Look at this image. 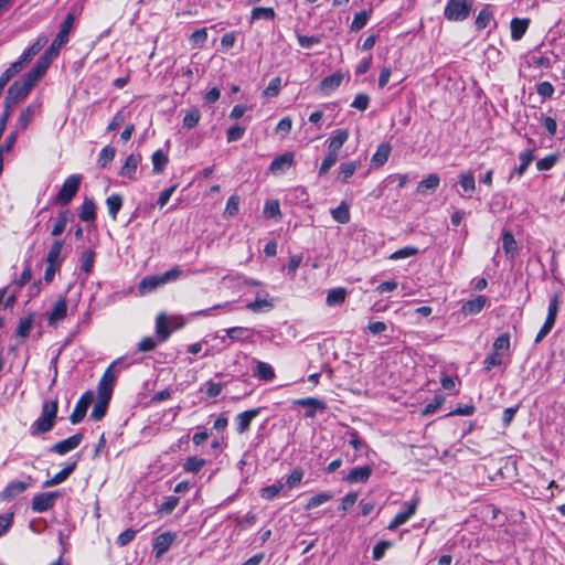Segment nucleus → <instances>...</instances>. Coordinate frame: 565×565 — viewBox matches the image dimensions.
Returning <instances> with one entry per match:
<instances>
[{
    "instance_id": "1",
    "label": "nucleus",
    "mask_w": 565,
    "mask_h": 565,
    "mask_svg": "<svg viewBox=\"0 0 565 565\" xmlns=\"http://www.w3.org/2000/svg\"><path fill=\"white\" fill-rule=\"evenodd\" d=\"M49 67L41 62H36L35 65L25 73L20 79L15 81L8 89L4 104L7 108L11 104L18 105L23 100L35 86V84L44 76Z\"/></svg>"
},
{
    "instance_id": "2",
    "label": "nucleus",
    "mask_w": 565,
    "mask_h": 565,
    "mask_svg": "<svg viewBox=\"0 0 565 565\" xmlns=\"http://www.w3.org/2000/svg\"><path fill=\"white\" fill-rule=\"evenodd\" d=\"M75 21V15L73 13H68L63 23L61 24L60 31L56 34L55 39L52 41L51 45L43 53V55L38 60L46 67L50 66L52 61L58 55L60 50L68 42V35L71 30L73 29Z\"/></svg>"
},
{
    "instance_id": "3",
    "label": "nucleus",
    "mask_w": 565,
    "mask_h": 565,
    "mask_svg": "<svg viewBox=\"0 0 565 565\" xmlns=\"http://www.w3.org/2000/svg\"><path fill=\"white\" fill-rule=\"evenodd\" d=\"M58 412L57 401H44L42 404L40 417L31 425L30 434L32 436L42 435L53 429Z\"/></svg>"
},
{
    "instance_id": "4",
    "label": "nucleus",
    "mask_w": 565,
    "mask_h": 565,
    "mask_svg": "<svg viewBox=\"0 0 565 565\" xmlns=\"http://www.w3.org/2000/svg\"><path fill=\"white\" fill-rule=\"evenodd\" d=\"M47 42L49 36L40 34L36 40L23 51L20 57L6 70V72L14 77L33 60V57L47 44Z\"/></svg>"
},
{
    "instance_id": "5",
    "label": "nucleus",
    "mask_w": 565,
    "mask_h": 565,
    "mask_svg": "<svg viewBox=\"0 0 565 565\" xmlns=\"http://www.w3.org/2000/svg\"><path fill=\"white\" fill-rule=\"evenodd\" d=\"M472 3V0H448L444 15L449 21H463L470 15Z\"/></svg>"
},
{
    "instance_id": "6",
    "label": "nucleus",
    "mask_w": 565,
    "mask_h": 565,
    "mask_svg": "<svg viewBox=\"0 0 565 565\" xmlns=\"http://www.w3.org/2000/svg\"><path fill=\"white\" fill-rule=\"evenodd\" d=\"M82 182V175L72 174L62 184L61 190L55 196V203L60 205H67L76 195Z\"/></svg>"
},
{
    "instance_id": "7",
    "label": "nucleus",
    "mask_w": 565,
    "mask_h": 565,
    "mask_svg": "<svg viewBox=\"0 0 565 565\" xmlns=\"http://www.w3.org/2000/svg\"><path fill=\"white\" fill-rule=\"evenodd\" d=\"M60 497L58 491L38 493L32 499L31 508L36 513L46 512L55 505Z\"/></svg>"
},
{
    "instance_id": "8",
    "label": "nucleus",
    "mask_w": 565,
    "mask_h": 565,
    "mask_svg": "<svg viewBox=\"0 0 565 565\" xmlns=\"http://www.w3.org/2000/svg\"><path fill=\"white\" fill-rule=\"evenodd\" d=\"M93 401L94 393L92 391H87L81 396L70 416V420L72 424H78L84 419L87 409L93 403Z\"/></svg>"
},
{
    "instance_id": "9",
    "label": "nucleus",
    "mask_w": 565,
    "mask_h": 565,
    "mask_svg": "<svg viewBox=\"0 0 565 565\" xmlns=\"http://www.w3.org/2000/svg\"><path fill=\"white\" fill-rule=\"evenodd\" d=\"M418 504V498H414L412 501L406 502V510L398 512L394 516V519L387 525V530L395 531L398 526L405 524L416 513Z\"/></svg>"
},
{
    "instance_id": "10",
    "label": "nucleus",
    "mask_w": 565,
    "mask_h": 565,
    "mask_svg": "<svg viewBox=\"0 0 565 565\" xmlns=\"http://www.w3.org/2000/svg\"><path fill=\"white\" fill-rule=\"evenodd\" d=\"M83 438H84L83 434H81V433L75 434L64 440H61V441L54 444L49 449V451L61 455V456L66 455L67 452L76 449L81 445Z\"/></svg>"
},
{
    "instance_id": "11",
    "label": "nucleus",
    "mask_w": 565,
    "mask_h": 565,
    "mask_svg": "<svg viewBox=\"0 0 565 565\" xmlns=\"http://www.w3.org/2000/svg\"><path fill=\"white\" fill-rule=\"evenodd\" d=\"M294 404L307 408L305 412V417L307 418H313L318 411L323 412L327 409L324 401L315 397L299 398Z\"/></svg>"
},
{
    "instance_id": "12",
    "label": "nucleus",
    "mask_w": 565,
    "mask_h": 565,
    "mask_svg": "<svg viewBox=\"0 0 565 565\" xmlns=\"http://www.w3.org/2000/svg\"><path fill=\"white\" fill-rule=\"evenodd\" d=\"M175 540V534L171 532H164L156 536L153 540V551L156 557L160 558L164 553L169 551Z\"/></svg>"
},
{
    "instance_id": "13",
    "label": "nucleus",
    "mask_w": 565,
    "mask_h": 565,
    "mask_svg": "<svg viewBox=\"0 0 565 565\" xmlns=\"http://www.w3.org/2000/svg\"><path fill=\"white\" fill-rule=\"evenodd\" d=\"M262 412L260 407L252 408L248 411H245L243 413H239L235 417V424H236V430L238 434L245 433L249 426L252 420L257 417Z\"/></svg>"
},
{
    "instance_id": "14",
    "label": "nucleus",
    "mask_w": 565,
    "mask_h": 565,
    "mask_svg": "<svg viewBox=\"0 0 565 565\" xmlns=\"http://www.w3.org/2000/svg\"><path fill=\"white\" fill-rule=\"evenodd\" d=\"M141 162V156L138 153H131L126 158L124 166L121 167L119 174L128 178L129 180H136L138 166Z\"/></svg>"
},
{
    "instance_id": "15",
    "label": "nucleus",
    "mask_w": 565,
    "mask_h": 565,
    "mask_svg": "<svg viewBox=\"0 0 565 565\" xmlns=\"http://www.w3.org/2000/svg\"><path fill=\"white\" fill-rule=\"evenodd\" d=\"M295 162V156L292 152H285L278 157H276L270 166L269 170L274 174L282 173L288 170Z\"/></svg>"
},
{
    "instance_id": "16",
    "label": "nucleus",
    "mask_w": 565,
    "mask_h": 565,
    "mask_svg": "<svg viewBox=\"0 0 565 565\" xmlns=\"http://www.w3.org/2000/svg\"><path fill=\"white\" fill-rule=\"evenodd\" d=\"M67 316V300L61 297L53 306L49 313L47 322L50 326H55Z\"/></svg>"
},
{
    "instance_id": "17",
    "label": "nucleus",
    "mask_w": 565,
    "mask_h": 565,
    "mask_svg": "<svg viewBox=\"0 0 565 565\" xmlns=\"http://www.w3.org/2000/svg\"><path fill=\"white\" fill-rule=\"evenodd\" d=\"M29 480L31 478L29 477ZM31 486V481H11L8 483V486L4 488V490L1 493V499L10 501L14 498H17L19 494L23 493L29 487Z\"/></svg>"
},
{
    "instance_id": "18",
    "label": "nucleus",
    "mask_w": 565,
    "mask_h": 565,
    "mask_svg": "<svg viewBox=\"0 0 565 565\" xmlns=\"http://www.w3.org/2000/svg\"><path fill=\"white\" fill-rule=\"evenodd\" d=\"M77 461L68 462L61 471L43 483L44 488L54 487L64 482L76 469Z\"/></svg>"
},
{
    "instance_id": "19",
    "label": "nucleus",
    "mask_w": 565,
    "mask_h": 565,
    "mask_svg": "<svg viewBox=\"0 0 565 565\" xmlns=\"http://www.w3.org/2000/svg\"><path fill=\"white\" fill-rule=\"evenodd\" d=\"M349 130L348 129H337L332 132L328 141V150L339 154L340 149L349 139Z\"/></svg>"
},
{
    "instance_id": "20",
    "label": "nucleus",
    "mask_w": 565,
    "mask_h": 565,
    "mask_svg": "<svg viewBox=\"0 0 565 565\" xmlns=\"http://www.w3.org/2000/svg\"><path fill=\"white\" fill-rule=\"evenodd\" d=\"M372 475V468L370 466L354 467L345 477L349 483H364L369 480Z\"/></svg>"
},
{
    "instance_id": "21",
    "label": "nucleus",
    "mask_w": 565,
    "mask_h": 565,
    "mask_svg": "<svg viewBox=\"0 0 565 565\" xmlns=\"http://www.w3.org/2000/svg\"><path fill=\"white\" fill-rule=\"evenodd\" d=\"M488 302V298L486 296H477L475 299L466 301L461 311L463 315H477L479 313Z\"/></svg>"
},
{
    "instance_id": "22",
    "label": "nucleus",
    "mask_w": 565,
    "mask_h": 565,
    "mask_svg": "<svg viewBox=\"0 0 565 565\" xmlns=\"http://www.w3.org/2000/svg\"><path fill=\"white\" fill-rule=\"evenodd\" d=\"M64 247V241L55 239L49 248V252L45 257L46 264H58L62 265V249Z\"/></svg>"
},
{
    "instance_id": "23",
    "label": "nucleus",
    "mask_w": 565,
    "mask_h": 565,
    "mask_svg": "<svg viewBox=\"0 0 565 565\" xmlns=\"http://www.w3.org/2000/svg\"><path fill=\"white\" fill-rule=\"evenodd\" d=\"M529 24H530L529 19L513 18L510 23L511 39L513 41L521 40L523 38V35L525 34V32L529 28Z\"/></svg>"
},
{
    "instance_id": "24",
    "label": "nucleus",
    "mask_w": 565,
    "mask_h": 565,
    "mask_svg": "<svg viewBox=\"0 0 565 565\" xmlns=\"http://www.w3.org/2000/svg\"><path fill=\"white\" fill-rule=\"evenodd\" d=\"M79 218L83 222H93L96 218V205L93 199L86 198L79 211Z\"/></svg>"
},
{
    "instance_id": "25",
    "label": "nucleus",
    "mask_w": 565,
    "mask_h": 565,
    "mask_svg": "<svg viewBox=\"0 0 565 565\" xmlns=\"http://www.w3.org/2000/svg\"><path fill=\"white\" fill-rule=\"evenodd\" d=\"M347 295H348V292H347L345 288L339 287V288L330 289L328 291V295L326 298V303L329 307L341 305L344 302Z\"/></svg>"
},
{
    "instance_id": "26",
    "label": "nucleus",
    "mask_w": 565,
    "mask_h": 565,
    "mask_svg": "<svg viewBox=\"0 0 565 565\" xmlns=\"http://www.w3.org/2000/svg\"><path fill=\"white\" fill-rule=\"evenodd\" d=\"M332 218L340 223L347 224L350 221V209L347 202L342 201L339 206L330 211Z\"/></svg>"
},
{
    "instance_id": "27",
    "label": "nucleus",
    "mask_w": 565,
    "mask_h": 565,
    "mask_svg": "<svg viewBox=\"0 0 565 565\" xmlns=\"http://www.w3.org/2000/svg\"><path fill=\"white\" fill-rule=\"evenodd\" d=\"M332 498H333V494L330 491L319 492V493L315 494L313 497H311L307 501L305 509L312 510L315 508H318V507L329 502L330 500H332Z\"/></svg>"
},
{
    "instance_id": "28",
    "label": "nucleus",
    "mask_w": 565,
    "mask_h": 565,
    "mask_svg": "<svg viewBox=\"0 0 565 565\" xmlns=\"http://www.w3.org/2000/svg\"><path fill=\"white\" fill-rule=\"evenodd\" d=\"M254 375L259 380L271 381L275 377V371L270 364L257 361Z\"/></svg>"
},
{
    "instance_id": "29",
    "label": "nucleus",
    "mask_w": 565,
    "mask_h": 565,
    "mask_svg": "<svg viewBox=\"0 0 565 565\" xmlns=\"http://www.w3.org/2000/svg\"><path fill=\"white\" fill-rule=\"evenodd\" d=\"M342 81V74L333 73L321 81L320 88L323 92H332L341 85Z\"/></svg>"
},
{
    "instance_id": "30",
    "label": "nucleus",
    "mask_w": 565,
    "mask_h": 565,
    "mask_svg": "<svg viewBox=\"0 0 565 565\" xmlns=\"http://www.w3.org/2000/svg\"><path fill=\"white\" fill-rule=\"evenodd\" d=\"M390 153L391 146L387 143H381L372 156L371 161L375 166H383L388 160Z\"/></svg>"
},
{
    "instance_id": "31",
    "label": "nucleus",
    "mask_w": 565,
    "mask_h": 565,
    "mask_svg": "<svg viewBox=\"0 0 565 565\" xmlns=\"http://www.w3.org/2000/svg\"><path fill=\"white\" fill-rule=\"evenodd\" d=\"M95 256H96V254L93 249H86L81 254V257H79L81 269L86 275H89L93 271Z\"/></svg>"
},
{
    "instance_id": "32",
    "label": "nucleus",
    "mask_w": 565,
    "mask_h": 565,
    "mask_svg": "<svg viewBox=\"0 0 565 565\" xmlns=\"http://www.w3.org/2000/svg\"><path fill=\"white\" fill-rule=\"evenodd\" d=\"M492 20H493V13L490 10V7L486 6L484 8H482L480 10V12L477 15V19L475 22L477 30L480 31V30L486 29Z\"/></svg>"
},
{
    "instance_id": "33",
    "label": "nucleus",
    "mask_w": 565,
    "mask_h": 565,
    "mask_svg": "<svg viewBox=\"0 0 565 565\" xmlns=\"http://www.w3.org/2000/svg\"><path fill=\"white\" fill-rule=\"evenodd\" d=\"M440 182L439 177L436 173L429 174L427 178L422 180L417 186V192L425 194L427 190H435L438 188Z\"/></svg>"
},
{
    "instance_id": "34",
    "label": "nucleus",
    "mask_w": 565,
    "mask_h": 565,
    "mask_svg": "<svg viewBox=\"0 0 565 565\" xmlns=\"http://www.w3.org/2000/svg\"><path fill=\"white\" fill-rule=\"evenodd\" d=\"M109 401L107 398L97 397V401L93 407V411L90 413V417L94 420H100L107 413V408L109 405Z\"/></svg>"
},
{
    "instance_id": "35",
    "label": "nucleus",
    "mask_w": 565,
    "mask_h": 565,
    "mask_svg": "<svg viewBox=\"0 0 565 565\" xmlns=\"http://www.w3.org/2000/svg\"><path fill=\"white\" fill-rule=\"evenodd\" d=\"M276 17L275 10L273 8H264V7H256L252 10L250 13V21L254 22L256 20H268L271 21Z\"/></svg>"
},
{
    "instance_id": "36",
    "label": "nucleus",
    "mask_w": 565,
    "mask_h": 565,
    "mask_svg": "<svg viewBox=\"0 0 565 565\" xmlns=\"http://www.w3.org/2000/svg\"><path fill=\"white\" fill-rule=\"evenodd\" d=\"M106 205L108 209V213L113 220L117 218V214L122 206V198L119 194H111L106 200Z\"/></svg>"
},
{
    "instance_id": "37",
    "label": "nucleus",
    "mask_w": 565,
    "mask_h": 565,
    "mask_svg": "<svg viewBox=\"0 0 565 565\" xmlns=\"http://www.w3.org/2000/svg\"><path fill=\"white\" fill-rule=\"evenodd\" d=\"M172 330L168 328V321L164 315H159L156 320V333L161 341H167Z\"/></svg>"
},
{
    "instance_id": "38",
    "label": "nucleus",
    "mask_w": 565,
    "mask_h": 565,
    "mask_svg": "<svg viewBox=\"0 0 565 565\" xmlns=\"http://www.w3.org/2000/svg\"><path fill=\"white\" fill-rule=\"evenodd\" d=\"M68 222V211L60 212L56 221L51 230V235L54 237L60 236L66 228Z\"/></svg>"
},
{
    "instance_id": "39",
    "label": "nucleus",
    "mask_w": 565,
    "mask_h": 565,
    "mask_svg": "<svg viewBox=\"0 0 565 565\" xmlns=\"http://www.w3.org/2000/svg\"><path fill=\"white\" fill-rule=\"evenodd\" d=\"M359 164L356 162H343L339 167L338 178L343 182H348V180L354 174Z\"/></svg>"
},
{
    "instance_id": "40",
    "label": "nucleus",
    "mask_w": 565,
    "mask_h": 565,
    "mask_svg": "<svg viewBox=\"0 0 565 565\" xmlns=\"http://www.w3.org/2000/svg\"><path fill=\"white\" fill-rule=\"evenodd\" d=\"M160 285H163L160 275L147 276L141 279L139 284V289L141 292L152 291Z\"/></svg>"
},
{
    "instance_id": "41",
    "label": "nucleus",
    "mask_w": 565,
    "mask_h": 565,
    "mask_svg": "<svg viewBox=\"0 0 565 565\" xmlns=\"http://www.w3.org/2000/svg\"><path fill=\"white\" fill-rule=\"evenodd\" d=\"M533 159H534L533 150L529 149V150L522 151L519 154L520 166L514 169V172L522 175L526 171V169L529 168V166L531 164Z\"/></svg>"
},
{
    "instance_id": "42",
    "label": "nucleus",
    "mask_w": 565,
    "mask_h": 565,
    "mask_svg": "<svg viewBox=\"0 0 565 565\" xmlns=\"http://www.w3.org/2000/svg\"><path fill=\"white\" fill-rule=\"evenodd\" d=\"M510 349V335L508 333L500 334L493 342L492 351L502 355L508 353Z\"/></svg>"
},
{
    "instance_id": "43",
    "label": "nucleus",
    "mask_w": 565,
    "mask_h": 565,
    "mask_svg": "<svg viewBox=\"0 0 565 565\" xmlns=\"http://www.w3.org/2000/svg\"><path fill=\"white\" fill-rule=\"evenodd\" d=\"M35 109H36V107L30 105L20 113L19 118L17 120V125L20 129H22V130L26 129L30 121L32 120V117L35 114Z\"/></svg>"
},
{
    "instance_id": "44",
    "label": "nucleus",
    "mask_w": 565,
    "mask_h": 565,
    "mask_svg": "<svg viewBox=\"0 0 565 565\" xmlns=\"http://www.w3.org/2000/svg\"><path fill=\"white\" fill-rule=\"evenodd\" d=\"M205 459L199 457H189L183 463V470L191 473L199 472L205 465Z\"/></svg>"
},
{
    "instance_id": "45",
    "label": "nucleus",
    "mask_w": 565,
    "mask_h": 565,
    "mask_svg": "<svg viewBox=\"0 0 565 565\" xmlns=\"http://www.w3.org/2000/svg\"><path fill=\"white\" fill-rule=\"evenodd\" d=\"M459 183L466 193H471L476 189L475 174L472 171L461 173L459 175Z\"/></svg>"
},
{
    "instance_id": "46",
    "label": "nucleus",
    "mask_w": 565,
    "mask_h": 565,
    "mask_svg": "<svg viewBox=\"0 0 565 565\" xmlns=\"http://www.w3.org/2000/svg\"><path fill=\"white\" fill-rule=\"evenodd\" d=\"M264 215L267 218H278L281 216L278 200H268L264 205Z\"/></svg>"
},
{
    "instance_id": "47",
    "label": "nucleus",
    "mask_w": 565,
    "mask_h": 565,
    "mask_svg": "<svg viewBox=\"0 0 565 565\" xmlns=\"http://www.w3.org/2000/svg\"><path fill=\"white\" fill-rule=\"evenodd\" d=\"M116 150L111 146H106L99 152L97 163L100 168H105L109 162H111L115 158Z\"/></svg>"
},
{
    "instance_id": "48",
    "label": "nucleus",
    "mask_w": 565,
    "mask_h": 565,
    "mask_svg": "<svg viewBox=\"0 0 565 565\" xmlns=\"http://www.w3.org/2000/svg\"><path fill=\"white\" fill-rule=\"evenodd\" d=\"M191 44L195 47H203L207 41V30L206 28H202L195 30L189 38Z\"/></svg>"
},
{
    "instance_id": "49",
    "label": "nucleus",
    "mask_w": 565,
    "mask_h": 565,
    "mask_svg": "<svg viewBox=\"0 0 565 565\" xmlns=\"http://www.w3.org/2000/svg\"><path fill=\"white\" fill-rule=\"evenodd\" d=\"M369 15H370V12L365 11V10L358 12L353 18V21L350 25V30L353 32H356V31H360L361 29H363L367 23Z\"/></svg>"
},
{
    "instance_id": "50",
    "label": "nucleus",
    "mask_w": 565,
    "mask_h": 565,
    "mask_svg": "<svg viewBox=\"0 0 565 565\" xmlns=\"http://www.w3.org/2000/svg\"><path fill=\"white\" fill-rule=\"evenodd\" d=\"M503 363V355L492 351L491 354H489L484 361H483V369L484 371L489 372L493 367L500 366Z\"/></svg>"
},
{
    "instance_id": "51",
    "label": "nucleus",
    "mask_w": 565,
    "mask_h": 565,
    "mask_svg": "<svg viewBox=\"0 0 565 565\" xmlns=\"http://www.w3.org/2000/svg\"><path fill=\"white\" fill-rule=\"evenodd\" d=\"M33 326L32 316L20 319L17 328V335L21 338H26L30 334V331Z\"/></svg>"
},
{
    "instance_id": "52",
    "label": "nucleus",
    "mask_w": 565,
    "mask_h": 565,
    "mask_svg": "<svg viewBox=\"0 0 565 565\" xmlns=\"http://www.w3.org/2000/svg\"><path fill=\"white\" fill-rule=\"evenodd\" d=\"M168 163V156L162 150H157L152 154V164L153 171L159 173L163 170L164 166Z\"/></svg>"
},
{
    "instance_id": "53",
    "label": "nucleus",
    "mask_w": 565,
    "mask_h": 565,
    "mask_svg": "<svg viewBox=\"0 0 565 565\" xmlns=\"http://www.w3.org/2000/svg\"><path fill=\"white\" fill-rule=\"evenodd\" d=\"M338 159L339 154L328 150V153L319 168V174L323 175L328 173V171L337 163Z\"/></svg>"
},
{
    "instance_id": "54",
    "label": "nucleus",
    "mask_w": 565,
    "mask_h": 565,
    "mask_svg": "<svg viewBox=\"0 0 565 565\" xmlns=\"http://www.w3.org/2000/svg\"><path fill=\"white\" fill-rule=\"evenodd\" d=\"M282 488L284 484L281 482L267 486L262 489L260 497L265 500H271L281 491Z\"/></svg>"
},
{
    "instance_id": "55",
    "label": "nucleus",
    "mask_w": 565,
    "mask_h": 565,
    "mask_svg": "<svg viewBox=\"0 0 565 565\" xmlns=\"http://www.w3.org/2000/svg\"><path fill=\"white\" fill-rule=\"evenodd\" d=\"M179 502V497L170 495L161 503L159 512L162 514H170L178 507Z\"/></svg>"
},
{
    "instance_id": "56",
    "label": "nucleus",
    "mask_w": 565,
    "mask_h": 565,
    "mask_svg": "<svg viewBox=\"0 0 565 565\" xmlns=\"http://www.w3.org/2000/svg\"><path fill=\"white\" fill-rule=\"evenodd\" d=\"M393 546L391 541H381L374 547L372 552V557L374 561H380L383 558L385 552Z\"/></svg>"
},
{
    "instance_id": "57",
    "label": "nucleus",
    "mask_w": 565,
    "mask_h": 565,
    "mask_svg": "<svg viewBox=\"0 0 565 565\" xmlns=\"http://www.w3.org/2000/svg\"><path fill=\"white\" fill-rule=\"evenodd\" d=\"M200 118H201V114H200L199 109L193 108L184 116L183 126L189 129H192L199 124Z\"/></svg>"
},
{
    "instance_id": "58",
    "label": "nucleus",
    "mask_w": 565,
    "mask_h": 565,
    "mask_svg": "<svg viewBox=\"0 0 565 565\" xmlns=\"http://www.w3.org/2000/svg\"><path fill=\"white\" fill-rule=\"evenodd\" d=\"M281 88V78L276 76L271 78L268 83V86L264 90V95L268 97H275L279 94Z\"/></svg>"
},
{
    "instance_id": "59",
    "label": "nucleus",
    "mask_w": 565,
    "mask_h": 565,
    "mask_svg": "<svg viewBox=\"0 0 565 565\" xmlns=\"http://www.w3.org/2000/svg\"><path fill=\"white\" fill-rule=\"evenodd\" d=\"M558 161V154H548L543 159H540L536 162V168L539 171H546L552 169L555 163Z\"/></svg>"
},
{
    "instance_id": "60",
    "label": "nucleus",
    "mask_w": 565,
    "mask_h": 565,
    "mask_svg": "<svg viewBox=\"0 0 565 565\" xmlns=\"http://www.w3.org/2000/svg\"><path fill=\"white\" fill-rule=\"evenodd\" d=\"M303 478V471L299 468H296L291 471V473L286 479V484L288 488L292 489L298 487L301 483Z\"/></svg>"
},
{
    "instance_id": "61",
    "label": "nucleus",
    "mask_w": 565,
    "mask_h": 565,
    "mask_svg": "<svg viewBox=\"0 0 565 565\" xmlns=\"http://www.w3.org/2000/svg\"><path fill=\"white\" fill-rule=\"evenodd\" d=\"M239 201L241 199L238 195H231L227 200L224 214L227 216L236 215L238 213Z\"/></svg>"
},
{
    "instance_id": "62",
    "label": "nucleus",
    "mask_w": 565,
    "mask_h": 565,
    "mask_svg": "<svg viewBox=\"0 0 565 565\" xmlns=\"http://www.w3.org/2000/svg\"><path fill=\"white\" fill-rule=\"evenodd\" d=\"M445 403V397L441 396V395H435V397L431 399V402H429L424 411H423V414L424 415H430V414H434L437 409H439V407Z\"/></svg>"
},
{
    "instance_id": "63",
    "label": "nucleus",
    "mask_w": 565,
    "mask_h": 565,
    "mask_svg": "<svg viewBox=\"0 0 565 565\" xmlns=\"http://www.w3.org/2000/svg\"><path fill=\"white\" fill-rule=\"evenodd\" d=\"M418 253V249L416 247H413V246H405L401 249H397L396 252H394L392 255H391V259H394V260H397V259H402V258H407V257H411V256H414Z\"/></svg>"
},
{
    "instance_id": "64",
    "label": "nucleus",
    "mask_w": 565,
    "mask_h": 565,
    "mask_svg": "<svg viewBox=\"0 0 565 565\" xmlns=\"http://www.w3.org/2000/svg\"><path fill=\"white\" fill-rule=\"evenodd\" d=\"M502 248L505 254H510L516 248L514 236L510 232H504L502 237Z\"/></svg>"
}]
</instances>
